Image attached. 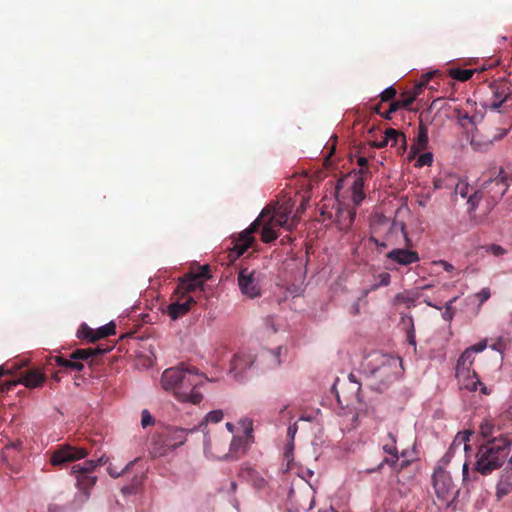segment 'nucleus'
Segmentation results:
<instances>
[{"mask_svg": "<svg viewBox=\"0 0 512 512\" xmlns=\"http://www.w3.org/2000/svg\"><path fill=\"white\" fill-rule=\"evenodd\" d=\"M88 451L85 448H78L71 445L60 446L55 450L50 458V463L53 466L63 465L67 462H73L83 459L88 456Z\"/></svg>", "mask_w": 512, "mask_h": 512, "instance_id": "1a4fd4ad", "label": "nucleus"}, {"mask_svg": "<svg viewBox=\"0 0 512 512\" xmlns=\"http://www.w3.org/2000/svg\"><path fill=\"white\" fill-rule=\"evenodd\" d=\"M428 146V129L422 121L419 123L416 140L412 146L415 152L423 151Z\"/></svg>", "mask_w": 512, "mask_h": 512, "instance_id": "cd10ccee", "label": "nucleus"}, {"mask_svg": "<svg viewBox=\"0 0 512 512\" xmlns=\"http://www.w3.org/2000/svg\"><path fill=\"white\" fill-rule=\"evenodd\" d=\"M79 338L88 340L89 342H96V332L94 329L89 327L87 324H82L77 332Z\"/></svg>", "mask_w": 512, "mask_h": 512, "instance_id": "2f4dec72", "label": "nucleus"}, {"mask_svg": "<svg viewBox=\"0 0 512 512\" xmlns=\"http://www.w3.org/2000/svg\"><path fill=\"white\" fill-rule=\"evenodd\" d=\"M433 162V155L430 152L421 154L417 159V165L422 166H430Z\"/></svg>", "mask_w": 512, "mask_h": 512, "instance_id": "a19ab883", "label": "nucleus"}, {"mask_svg": "<svg viewBox=\"0 0 512 512\" xmlns=\"http://www.w3.org/2000/svg\"><path fill=\"white\" fill-rule=\"evenodd\" d=\"M254 363V358L250 354L238 353L236 354L231 361L230 372L237 377L240 373H242L247 368H250Z\"/></svg>", "mask_w": 512, "mask_h": 512, "instance_id": "6ab92c4d", "label": "nucleus"}, {"mask_svg": "<svg viewBox=\"0 0 512 512\" xmlns=\"http://www.w3.org/2000/svg\"><path fill=\"white\" fill-rule=\"evenodd\" d=\"M154 424V418L147 409H144L141 413V425L146 428Z\"/></svg>", "mask_w": 512, "mask_h": 512, "instance_id": "c03bdc74", "label": "nucleus"}, {"mask_svg": "<svg viewBox=\"0 0 512 512\" xmlns=\"http://www.w3.org/2000/svg\"><path fill=\"white\" fill-rule=\"evenodd\" d=\"M463 387L469 391L480 390L484 395L490 394L488 388L479 380L477 373L472 371L466 379H459Z\"/></svg>", "mask_w": 512, "mask_h": 512, "instance_id": "5701e85b", "label": "nucleus"}, {"mask_svg": "<svg viewBox=\"0 0 512 512\" xmlns=\"http://www.w3.org/2000/svg\"><path fill=\"white\" fill-rule=\"evenodd\" d=\"M512 447L511 433H501L496 438L482 443L476 454L477 470L481 475H490L502 467Z\"/></svg>", "mask_w": 512, "mask_h": 512, "instance_id": "20e7f679", "label": "nucleus"}, {"mask_svg": "<svg viewBox=\"0 0 512 512\" xmlns=\"http://www.w3.org/2000/svg\"><path fill=\"white\" fill-rule=\"evenodd\" d=\"M471 435H472V432L469 430L459 432L456 435L450 449H454V448L459 447L460 445L464 444V449L467 450L469 448L468 442L470 441Z\"/></svg>", "mask_w": 512, "mask_h": 512, "instance_id": "7c9ffc66", "label": "nucleus"}, {"mask_svg": "<svg viewBox=\"0 0 512 512\" xmlns=\"http://www.w3.org/2000/svg\"><path fill=\"white\" fill-rule=\"evenodd\" d=\"M500 431V426H495L492 420H484L479 427V434L487 440L496 438L494 436L497 432Z\"/></svg>", "mask_w": 512, "mask_h": 512, "instance_id": "c756f323", "label": "nucleus"}, {"mask_svg": "<svg viewBox=\"0 0 512 512\" xmlns=\"http://www.w3.org/2000/svg\"><path fill=\"white\" fill-rule=\"evenodd\" d=\"M399 228H400L401 232L404 234L405 241H406V243L408 244V243L410 242V239L408 238V236H407V234H406V232H405V226H404V224H400Z\"/></svg>", "mask_w": 512, "mask_h": 512, "instance_id": "69168bd1", "label": "nucleus"}, {"mask_svg": "<svg viewBox=\"0 0 512 512\" xmlns=\"http://www.w3.org/2000/svg\"><path fill=\"white\" fill-rule=\"evenodd\" d=\"M388 145H390V144H389V141L386 139V135L384 134V136H383L382 140H381L379 143H377V145H376V146H377L378 148H383V147H386V146H388Z\"/></svg>", "mask_w": 512, "mask_h": 512, "instance_id": "e2e57ef3", "label": "nucleus"}, {"mask_svg": "<svg viewBox=\"0 0 512 512\" xmlns=\"http://www.w3.org/2000/svg\"><path fill=\"white\" fill-rule=\"evenodd\" d=\"M209 379L187 363H180L162 373L161 385L180 402L199 404L203 395L198 391Z\"/></svg>", "mask_w": 512, "mask_h": 512, "instance_id": "f257e3e1", "label": "nucleus"}, {"mask_svg": "<svg viewBox=\"0 0 512 512\" xmlns=\"http://www.w3.org/2000/svg\"><path fill=\"white\" fill-rule=\"evenodd\" d=\"M23 445V442L20 440H16L13 442H10L9 444L5 445L6 450L15 449V450H21Z\"/></svg>", "mask_w": 512, "mask_h": 512, "instance_id": "8fccbe9b", "label": "nucleus"}, {"mask_svg": "<svg viewBox=\"0 0 512 512\" xmlns=\"http://www.w3.org/2000/svg\"><path fill=\"white\" fill-rule=\"evenodd\" d=\"M356 212L349 208H343L340 205L337 206L335 215V222L340 230H348L355 219Z\"/></svg>", "mask_w": 512, "mask_h": 512, "instance_id": "aec40b11", "label": "nucleus"}, {"mask_svg": "<svg viewBox=\"0 0 512 512\" xmlns=\"http://www.w3.org/2000/svg\"><path fill=\"white\" fill-rule=\"evenodd\" d=\"M108 462V458L105 455H102L97 460H95L96 467L105 465Z\"/></svg>", "mask_w": 512, "mask_h": 512, "instance_id": "13d9d810", "label": "nucleus"}, {"mask_svg": "<svg viewBox=\"0 0 512 512\" xmlns=\"http://www.w3.org/2000/svg\"><path fill=\"white\" fill-rule=\"evenodd\" d=\"M223 416L224 414L222 410H213L205 416L204 420L199 424L198 428L201 429L208 422L219 423L223 419Z\"/></svg>", "mask_w": 512, "mask_h": 512, "instance_id": "c9c22d12", "label": "nucleus"}, {"mask_svg": "<svg viewBox=\"0 0 512 512\" xmlns=\"http://www.w3.org/2000/svg\"><path fill=\"white\" fill-rule=\"evenodd\" d=\"M512 492V471L503 470L496 485V498L501 500Z\"/></svg>", "mask_w": 512, "mask_h": 512, "instance_id": "412c9836", "label": "nucleus"}, {"mask_svg": "<svg viewBox=\"0 0 512 512\" xmlns=\"http://www.w3.org/2000/svg\"><path fill=\"white\" fill-rule=\"evenodd\" d=\"M226 428L228 429V431L230 432H233L234 431V425L230 422H227L226 423Z\"/></svg>", "mask_w": 512, "mask_h": 512, "instance_id": "338daca9", "label": "nucleus"}, {"mask_svg": "<svg viewBox=\"0 0 512 512\" xmlns=\"http://www.w3.org/2000/svg\"><path fill=\"white\" fill-rule=\"evenodd\" d=\"M490 296L491 293L489 288H483L476 294V297L478 298L480 304L486 302L490 298Z\"/></svg>", "mask_w": 512, "mask_h": 512, "instance_id": "09e8293b", "label": "nucleus"}, {"mask_svg": "<svg viewBox=\"0 0 512 512\" xmlns=\"http://www.w3.org/2000/svg\"><path fill=\"white\" fill-rule=\"evenodd\" d=\"M370 241H371V242H373V243L375 244V246L377 247V250H378L379 252H381V251H382V249H384V248H386V247H387V245H386V243H385V242H381V241H379L377 238H375V237H373V236H371V237H370Z\"/></svg>", "mask_w": 512, "mask_h": 512, "instance_id": "864d4df0", "label": "nucleus"}, {"mask_svg": "<svg viewBox=\"0 0 512 512\" xmlns=\"http://www.w3.org/2000/svg\"><path fill=\"white\" fill-rule=\"evenodd\" d=\"M455 194L462 198H467L469 194V185L465 181H459L455 186Z\"/></svg>", "mask_w": 512, "mask_h": 512, "instance_id": "58836bf2", "label": "nucleus"}, {"mask_svg": "<svg viewBox=\"0 0 512 512\" xmlns=\"http://www.w3.org/2000/svg\"><path fill=\"white\" fill-rule=\"evenodd\" d=\"M474 71L471 69H452L450 75L453 79L458 81H468L473 76Z\"/></svg>", "mask_w": 512, "mask_h": 512, "instance_id": "72a5a7b5", "label": "nucleus"}, {"mask_svg": "<svg viewBox=\"0 0 512 512\" xmlns=\"http://www.w3.org/2000/svg\"><path fill=\"white\" fill-rule=\"evenodd\" d=\"M48 512H64V509L59 505L50 504L48 507Z\"/></svg>", "mask_w": 512, "mask_h": 512, "instance_id": "4d7b16f0", "label": "nucleus"}, {"mask_svg": "<svg viewBox=\"0 0 512 512\" xmlns=\"http://www.w3.org/2000/svg\"><path fill=\"white\" fill-rule=\"evenodd\" d=\"M475 357L472 349H466L457 360L456 377L458 379H466L472 371Z\"/></svg>", "mask_w": 512, "mask_h": 512, "instance_id": "f3484780", "label": "nucleus"}, {"mask_svg": "<svg viewBox=\"0 0 512 512\" xmlns=\"http://www.w3.org/2000/svg\"><path fill=\"white\" fill-rule=\"evenodd\" d=\"M77 480L78 488L83 491L84 500L89 498V489H91L97 481L96 476L87 473H74Z\"/></svg>", "mask_w": 512, "mask_h": 512, "instance_id": "393cba45", "label": "nucleus"}, {"mask_svg": "<svg viewBox=\"0 0 512 512\" xmlns=\"http://www.w3.org/2000/svg\"><path fill=\"white\" fill-rule=\"evenodd\" d=\"M210 269L207 265L201 266L196 272H189L179 279V283L171 297V303L166 308V313L171 319L176 320L186 315L196 303L192 293H201L204 290V281L209 279Z\"/></svg>", "mask_w": 512, "mask_h": 512, "instance_id": "f03ea898", "label": "nucleus"}, {"mask_svg": "<svg viewBox=\"0 0 512 512\" xmlns=\"http://www.w3.org/2000/svg\"><path fill=\"white\" fill-rule=\"evenodd\" d=\"M433 486L438 498L447 499L453 490V482L450 474L441 467H438L432 476Z\"/></svg>", "mask_w": 512, "mask_h": 512, "instance_id": "9b49d317", "label": "nucleus"}, {"mask_svg": "<svg viewBox=\"0 0 512 512\" xmlns=\"http://www.w3.org/2000/svg\"><path fill=\"white\" fill-rule=\"evenodd\" d=\"M391 282V275L388 272H382L377 276V283L372 286V290L379 287L388 286Z\"/></svg>", "mask_w": 512, "mask_h": 512, "instance_id": "e433bc0d", "label": "nucleus"}, {"mask_svg": "<svg viewBox=\"0 0 512 512\" xmlns=\"http://www.w3.org/2000/svg\"><path fill=\"white\" fill-rule=\"evenodd\" d=\"M269 356H271L273 358V365L274 366H278L280 364L279 354L278 353L270 352Z\"/></svg>", "mask_w": 512, "mask_h": 512, "instance_id": "bf43d9fd", "label": "nucleus"}, {"mask_svg": "<svg viewBox=\"0 0 512 512\" xmlns=\"http://www.w3.org/2000/svg\"><path fill=\"white\" fill-rule=\"evenodd\" d=\"M396 443H397L396 436L393 433L389 432L387 435V439L382 447L383 451L386 454H388L389 456L385 457L381 461V463L378 465L377 468L368 470L369 473L380 470L384 466V464L393 466L398 462L399 454H398V448H397Z\"/></svg>", "mask_w": 512, "mask_h": 512, "instance_id": "4468645a", "label": "nucleus"}, {"mask_svg": "<svg viewBox=\"0 0 512 512\" xmlns=\"http://www.w3.org/2000/svg\"><path fill=\"white\" fill-rule=\"evenodd\" d=\"M173 451L164 433H156L152 436L149 444V454L152 458H159Z\"/></svg>", "mask_w": 512, "mask_h": 512, "instance_id": "dca6fc26", "label": "nucleus"}, {"mask_svg": "<svg viewBox=\"0 0 512 512\" xmlns=\"http://www.w3.org/2000/svg\"><path fill=\"white\" fill-rule=\"evenodd\" d=\"M261 230V240L264 243H270L278 238V233L275 230V226L272 225L267 219H263Z\"/></svg>", "mask_w": 512, "mask_h": 512, "instance_id": "c85d7f7f", "label": "nucleus"}, {"mask_svg": "<svg viewBox=\"0 0 512 512\" xmlns=\"http://www.w3.org/2000/svg\"><path fill=\"white\" fill-rule=\"evenodd\" d=\"M297 430H298L297 423H294L288 427L287 435H288V437H290L291 440L294 439V437L297 433Z\"/></svg>", "mask_w": 512, "mask_h": 512, "instance_id": "603ef678", "label": "nucleus"}, {"mask_svg": "<svg viewBox=\"0 0 512 512\" xmlns=\"http://www.w3.org/2000/svg\"><path fill=\"white\" fill-rule=\"evenodd\" d=\"M97 341L99 339L114 335L116 333V325L114 322H110L95 330Z\"/></svg>", "mask_w": 512, "mask_h": 512, "instance_id": "f704fd0d", "label": "nucleus"}, {"mask_svg": "<svg viewBox=\"0 0 512 512\" xmlns=\"http://www.w3.org/2000/svg\"><path fill=\"white\" fill-rule=\"evenodd\" d=\"M292 239L290 236H285L284 238L281 239V243L282 244H285L286 242H290Z\"/></svg>", "mask_w": 512, "mask_h": 512, "instance_id": "774afa93", "label": "nucleus"}, {"mask_svg": "<svg viewBox=\"0 0 512 512\" xmlns=\"http://www.w3.org/2000/svg\"><path fill=\"white\" fill-rule=\"evenodd\" d=\"M414 302H415L414 298L409 297L404 293H398L395 296V303H405L408 306H411V305H414Z\"/></svg>", "mask_w": 512, "mask_h": 512, "instance_id": "a18cd8bd", "label": "nucleus"}, {"mask_svg": "<svg viewBox=\"0 0 512 512\" xmlns=\"http://www.w3.org/2000/svg\"><path fill=\"white\" fill-rule=\"evenodd\" d=\"M394 112L395 111H391V106H390L389 109L385 113L381 114V116L385 119H391V114Z\"/></svg>", "mask_w": 512, "mask_h": 512, "instance_id": "0e129e2a", "label": "nucleus"}, {"mask_svg": "<svg viewBox=\"0 0 512 512\" xmlns=\"http://www.w3.org/2000/svg\"><path fill=\"white\" fill-rule=\"evenodd\" d=\"M441 264L443 265V268L447 272H451L454 270V266L446 261H441Z\"/></svg>", "mask_w": 512, "mask_h": 512, "instance_id": "052dcab7", "label": "nucleus"}, {"mask_svg": "<svg viewBox=\"0 0 512 512\" xmlns=\"http://www.w3.org/2000/svg\"><path fill=\"white\" fill-rule=\"evenodd\" d=\"M512 183V174H508L504 168H494L482 177V183L472 195L468 197L471 209H475L480 201L484 200L488 210L503 198Z\"/></svg>", "mask_w": 512, "mask_h": 512, "instance_id": "7ed1b4c3", "label": "nucleus"}, {"mask_svg": "<svg viewBox=\"0 0 512 512\" xmlns=\"http://www.w3.org/2000/svg\"><path fill=\"white\" fill-rule=\"evenodd\" d=\"M238 286L243 295L254 299L261 296V273L249 268H241L238 273Z\"/></svg>", "mask_w": 512, "mask_h": 512, "instance_id": "0eeeda50", "label": "nucleus"}, {"mask_svg": "<svg viewBox=\"0 0 512 512\" xmlns=\"http://www.w3.org/2000/svg\"><path fill=\"white\" fill-rule=\"evenodd\" d=\"M194 430H196V428L192 429V431ZM188 432H191V430H186L179 427H168L163 431L172 450L180 447L186 442Z\"/></svg>", "mask_w": 512, "mask_h": 512, "instance_id": "a211bd4d", "label": "nucleus"}, {"mask_svg": "<svg viewBox=\"0 0 512 512\" xmlns=\"http://www.w3.org/2000/svg\"><path fill=\"white\" fill-rule=\"evenodd\" d=\"M367 177H368V174L356 173L355 180L352 185V189L363 190L364 183H365V180Z\"/></svg>", "mask_w": 512, "mask_h": 512, "instance_id": "37998d69", "label": "nucleus"}, {"mask_svg": "<svg viewBox=\"0 0 512 512\" xmlns=\"http://www.w3.org/2000/svg\"><path fill=\"white\" fill-rule=\"evenodd\" d=\"M110 350L111 347L76 349L70 354L69 359H66L63 356H56L55 362L61 368L67 370L81 371L84 368V364L82 363V361L89 360V364H92L93 361L90 360V358H92L93 356L102 355Z\"/></svg>", "mask_w": 512, "mask_h": 512, "instance_id": "423d86ee", "label": "nucleus"}, {"mask_svg": "<svg viewBox=\"0 0 512 512\" xmlns=\"http://www.w3.org/2000/svg\"><path fill=\"white\" fill-rule=\"evenodd\" d=\"M246 439L244 437L236 436L232 439L229 452L223 456L222 459L236 460L240 455L245 453Z\"/></svg>", "mask_w": 512, "mask_h": 512, "instance_id": "b1692460", "label": "nucleus"}, {"mask_svg": "<svg viewBox=\"0 0 512 512\" xmlns=\"http://www.w3.org/2000/svg\"><path fill=\"white\" fill-rule=\"evenodd\" d=\"M490 97L486 100L484 107L497 111L510 96V86L504 80H496L488 86Z\"/></svg>", "mask_w": 512, "mask_h": 512, "instance_id": "6e6552de", "label": "nucleus"}, {"mask_svg": "<svg viewBox=\"0 0 512 512\" xmlns=\"http://www.w3.org/2000/svg\"><path fill=\"white\" fill-rule=\"evenodd\" d=\"M96 468L95 460H86L82 464H76L72 467V473H87L91 474Z\"/></svg>", "mask_w": 512, "mask_h": 512, "instance_id": "473e14b6", "label": "nucleus"}, {"mask_svg": "<svg viewBox=\"0 0 512 512\" xmlns=\"http://www.w3.org/2000/svg\"><path fill=\"white\" fill-rule=\"evenodd\" d=\"M365 198L363 190L352 189V201L355 205H359Z\"/></svg>", "mask_w": 512, "mask_h": 512, "instance_id": "de8ad7c7", "label": "nucleus"}, {"mask_svg": "<svg viewBox=\"0 0 512 512\" xmlns=\"http://www.w3.org/2000/svg\"><path fill=\"white\" fill-rule=\"evenodd\" d=\"M377 365L372 368V373L378 377L386 376L388 380L395 378L397 368L400 365L398 358L382 354L376 356Z\"/></svg>", "mask_w": 512, "mask_h": 512, "instance_id": "9d476101", "label": "nucleus"}, {"mask_svg": "<svg viewBox=\"0 0 512 512\" xmlns=\"http://www.w3.org/2000/svg\"><path fill=\"white\" fill-rule=\"evenodd\" d=\"M480 471L477 470V463L472 469H469V464L465 462L462 468V482L463 486L468 490L474 488V485L480 481Z\"/></svg>", "mask_w": 512, "mask_h": 512, "instance_id": "4be33fe9", "label": "nucleus"}, {"mask_svg": "<svg viewBox=\"0 0 512 512\" xmlns=\"http://www.w3.org/2000/svg\"><path fill=\"white\" fill-rule=\"evenodd\" d=\"M357 164L360 167V169H359V171L357 173L368 174L369 175L368 160H367V158H365V157H358Z\"/></svg>", "mask_w": 512, "mask_h": 512, "instance_id": "49530a36", "label": "nucleus"}, {"mask_svg": "<svg viewBox=\"0 0 512 512\" xmlns=\"http://www.w3.org/2000/svg\"><path fill=\"white\" fill-rule=\"evenodd\" d=\"M456 112H457L458 119L467 120L469 122H472V117L469 116V114L467 112H462V110H460V109H457Z\"/></svg>", "mask_w": 512, "mask_h": 512, "instance_id": "5fc2aeb1", "label": "nucleus"}, {"mask_svg": "<svg viewBox=\"0 0 512 512\" xmlns=\"http://www.w3.org/2000/svg\"><path fill=\"white\" fill-rule=\"evenodd\" d=\"M386 139L389 141L391 147H398L400 150L405 151L406 149V136L393 128L385 130Z\"/></svg>", "mask_w": 512, "mask_h": 512, "instance_id": "a878e982", "label": "nucleus"}, {"mask_svg": "<svg viewBox=\"0 0 512 512\" xmlns=\"http://www.w3.org/2000/svg\"><path fill=\"white\" fill-rule=\"evenodd\" d=\"M133 465V462H129L124 469H122L121 471H118L112 464H110L108 467H107V472L108 474L112 477V478H118L120 477L122 474H124L125 472H127L129 470V468Z\"/></svg>", "mask_w": 512, "mask_h": 512, "instance_id": "ea45409f", "label": "nucleus"}, {"mask_svg": "<svg viewBox=\"0 0 512 512\" xmlns=\"http://www.w3.org/2000/svg\"><path fill=\"white\" fill-rule=\"evenodd\" d=\"M290 213L291 211L283 207H265L250 226L239 235L234 244V251L238 256H241L251 247L254 242L253 234L261 227L263 219H267L275 227H282L291 231L295 224L289 222Z\"/></svg>", "mask_w": 512, "mask_h": 512, "instance_id": "39448f33", "label": "nucleus"}, {"mask_svg": "<svg viewBox=\"0 0 512 512\" xmlns=\"http://www.w3.org/2000/svg\"><path fill=\"white\" fill-rule=\"evenodd\" d=\"M121 491H122L123 494L129 495V494L134 493V487H132V486H124V487H122Z\"/></svg>", "mask_w": 512, "mask_h": 512, "instance_id": "680f3d73", "label": "nucleus"}, {"mask_svg": "<svg viewBox=\"0 0 512 512\" xmlns=\"http://www.w3.org/2000/svg\"><path fill=\"white\" fill-rule=\"evenodd\" d=\"M407 340L409 344L416 346L415 330L413 325L411 326V329L407 332Z\"/></svg>", "mask_w": 512, "mask_h": 512, "instance_id": "3c124183", "label": "nucleus"}, {"mask_svg": "<svg viewBox=\"0 0 512 512\" xmlns=\"http://www.w3.org/2000/svg\"><path fill=\"white\" fill-rule=\"evenodd\" d=\"M487 253H490L496 257H500L506 254V250L498 244H489L482 247Z\"/></svg>", "mask_w": 512, "mask_h": 512, "instance_id": "4c0bfd02", "label": "nucleus"}, {"mask_svg": "<svg viewBox=\"0 0 512 512\" xmlns=\"http://www.w3.org/2000/svg\"><path fill=\"white\" fill-rule=\"evenodd\" d=\"M388 260L393 263H396L400 266H408L413 263H417L420 260L419 254L417 251L397 248L393 249L386 254Z\"/></svg>", "mask_w": 512, "mask_h": 512, "instance_id": "2eb2a0df", "label": "nucleus"}, {"mask_svg": "<svg viewBox=\"0 0 512 512\" xmlns=\"http://www.w3.org/2000/svg\"><path fill=\"white\" fill-rule=\"evenodd\" d=\"M240 476L251 482L252 485L257 489H262L266 486V480L252 468H242Z\"/></svg>", "mask_w": 512, "mask_h": 512, "instance_id": "bb28decb", "label": "nucleus"}, {"mask_svg": "<svg viewBox=\"0 0 512 512\" xmlns=\"http://www.w3.org/2000/svg\"><path fill=\"white\" fill-rule=\"evenodd\" d=\"M397 92L396 89L392 86L386 88L383 92L380 94V98L382 102H388L396 96Z\"/></svg>", "mask_w": 512, "mask_h": 512, "instance_id": "79ce46f5", "label": "nucleus"}, {"mask_svg": "<svg viewBox=\"0 0 512 512\" xmlns=\"http://www.w3.org/2000/svg\"><path fill=\"white\" fill-rule=\"evenodd\" d=\"M433 73H427L423 76L421 81L415 87V91L413 93H403L401 97L391 103V111H397L400 108H408L413 104L417 95L422 91V89L428 84L429 80L432 78Z\"/></svg>", "mask_w": 512, "mask_h": 512, "instance_id": "ddd939ff", "label": "nucleus"}, {"mask_svg": "<svg viewBox=\"0 0 512 512\" xmlns=\"http://www.w3.org/2000/svg\"><path fill=\"white\" fill-rule=\"evenodd\" d=\"M46 380V376L40 369H29L23 371L17 382L11 381L6 383V390H11L18 383L24 385L27 388L40 387Z\"/></svg>", "mask_w": 512, "mask_h": 512, "instance_id": "f8f14e48", "label": "nucleus"}, {"mask_svg": "<svg viewBox=\"0 0 512 512\" xmlns=\"http://www.w3.org/2000/svg\"><path fill=\"white\" fill-rule=\"evenodd\" d=\"M485 348H486V343L483 342V343H478L476 345H473V346L469 347L468 349H472L473 355H474L475 353L482 352Z\"/></svg>", "mask_w": 512, "mask_h": 512, "instance_id": "6e6d98bb", "label": "nucleus"}]
</instances>
